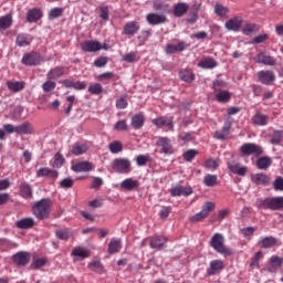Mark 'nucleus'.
<instances>
[{"instance_id":"obj_6","label":"nucleus","mask_w":283,"mask_h":283,"mask_svg":"<svg viewBox=\"0 0 283 283\" xmlns=\"http://www.w3.org/2000/svg\"><path fill=\"white\" fill-rule=\"evenodd\" d=\"M157 147H161L160 154H165L166 156H171L174 154V145L171 144V139L168 137H158L156 140Z\"/></svg>"},{"instance_id":"obj_3","label":"nucleus","mask_w":283,"mask_h":283,"mask_svg":"<svg viewBox=\"0 0 283 283\" xmlns=\"http://www.w3.org/2000/svg\"><path fill=\"white\" fill-rule=\"evenodd\" d=\"M210 245L217 253H220L221 255H231V249H229L227 245H224V235L220 233H216L211 240Z\"/></svg>"},{"instance_id":"obj_8","label":"nucleus","mask_w":283,"mask_h":283,"mask_svg":"<svg viewBox=\"0 0 283 283\" xmlns=\"http://www.w3.org/2000/svg\"><path fill=\"white\" fill-rule=\"evenodd\" d=\"M243 23L244 19L242 17H234L226 22L224 28L229 32H240Z\"/></svg>"},{"instance_id":"obj_51","label":"nucleus","mask_w":283,"mask_h":283,"mask_svg":"<svg viewBox=\"0 0 283 283\" xmlns=\"http://www.w3.org/2000/svg\"><path fill=\"white\" fill-rule=\"evenodd\" d=\"M214 14H217V17H227V14H229V8L222 4H216Z\"/></svg>"},{"instance_id":"obj_17","label":"nucleus","mask_w":283,"mask_h":283,"mask_svg":"<svg viewBox=\"0 0 283 283\" xmlns=\"http://www.w3.org/2000/svg\"><path fill=\"white\" fill-rule=\"evenodd\" d=\"M154 125L157 127H168V129L174 132V117H158L154 119Z\"/></svg>"},{"instance_id":"obj_56","label":"nucleus","mask_w":283,"mask_h":283,"mask_svg":"<svg viewBox=\"0 0 283 283\" xmlns=\"http://www.w3.org/2000/svg\"><path fill=\"white\" fill-rule=\"evenodd\" d=\"M197 154H198V150L189 149L186 153H184V160H186V163H191V160H193V158H196Z\"/></svg>"},{"instance_id":"obj_5","label":"nucleus","mask_w":283,"mask_h":283,"mask_svg":"<svg viewBox=\"0 0 283 283\" xmlns=\"http://www.w3.org/2000/svg\"><path fill=\"white\" fill-rule=\"evenodd\" d=\"M240 151L243 156H262L264 154L260 145L253 143L243 144L240 147Z\"/></svg>"},{"instance_id":"obj_64","label":"nucleus","mask_w":283,"mask_h":283,"mask_svg":"<svg viewBox=\"0 0 283 283\" xmlns=\"http://www.w3.org/2000/svg\"><path fill=\"white\" fill-rule=\"evenodd\" d=\"M108 59L105 56L98 57L97 60H95L94 65L95 67H105L108 63Z\"/></svg>"},{"instance_id":"obj_48","label":"nucleus","mask_w":283,"mask_h":283,"mask_svg":"<svg viewBox=\"0 0 283 283\" xmlns=\"http://www.w3.org/2000/svg\"><path fill=\"white\" fill-rule=\"evenodd\" d=\"M259 169H269L271 167V159L269 157H261L256 160Z\"/></svg>"},{"instance_id":"obj_41","label":"nucleus","mask_w":283,"mask_h":283,"mask_svg":"<svg viewBox=\"0 0 283 283\" xmlns=\"http://www.w3.org/2000/svg\"><path fill=\"white\" fill-rule=\"evenodd\" d=\"M108 150L111 154H120L123 151V143L119 140H114L108 144Z\"/></svg>"},{"instance_id":"obj_19","label":"nucleus","mask_w":283,"mask_h":283,"mask_svg":"<svg viewBox=\"0 0 283 283\" xmlns=\"http://www.w3.org/2000/svg\"><path fill=\"white\" fill-rule=\"evenodd\" d=\"M36 177L38 178L49 177V178H52L53 180H56V178H59V171L44 167V168L38 169Z\"/></svg>"},{"instance_id":"obj_38","label":"nucleus","mask_w":283,"mask_h":283,"mask_svg":"<svg viewBox=\"0 0 283 283\" xmlns=\"http://www.w3.org/2000/svg\"><path fill=\"white\" fill-rule=\"evenodd\" d=\"M17 129H18V134H24V135L32 134L34 132L32 124L28 123V122H25L21 125H18Z\"/></svg>"},{"instance_id":"obj_12","label":"nucleus","mask_w":283,"mask_h":283,"mask_svg":"<svg viewBox=\"0 0 283 283\" xmlns=\"http://www.w3.org/2000/svg\"><path fill=\"white\" fill-rule=\"evenodd\" d=\"M255 63H261L262 65H268L270 67H273V65H275L276 63V60L275 57L266 53H259L255 57Z\"/></svg>"},{"instance_id":"obj_16","label":"nucleus","mask_w":283,"mask_h":283,"mask_svg":"<svg viewBox=\"0 0 283 283\" xmlns=\"http://www.w3.org/2000/svg\"><path fill=\"white\" fill-rule=\"evenodd\" d=\"M146 20L150 25H160L163 23H167V17L158 13H149L146 17Z\"/></svg>"},{"instance_id":"obj_47","label":"nucleus","mask_w":283,"mask_h":283,"mask_svg":"<svg viewBox=\"0 0 283 283\" xmlns=\"http://www.w3.org/2000/svg\"><path fill=\"white\" fill-rule=\"evenodd\" d=\"M12 25V15H4L0 18V30H8Z\"/></svg>"},{"instance_id":"obj_46","label":"nucleus","mask_w":283,"mask_h":283,"mask_svg":"<svg viewBox=\"0 0 283 283\" xmlns=\"http://www.w3.org/2000/svg\"><path fill=\"white\" fill-rule=\"evenodd\" d=\"M63 67H55L53 70H51L49 73H48V78L50 81H54L56 78H60V76H63Z\"/></svg>"},{"instance_id":"obj_39","label":"nucleus","mask_w":283,"mask_h":283,"mask_svg":"<svg viewBox=\"0 0 283 283\" xmlns=\"http://www.w3.org/2000/svg\"><path fill=\"white\" fill-rule=\"evenodd\" d=\"M55 235L57 240H70V238L74 235V232L66 228L63 230H57L55 232Z\"/></svg>"},{"instance_id":"obj_35","label":"nucleus","mask_w":283,"mask_h":283,"mask_svg":"<svg viewBox=\"0 0 283 283\" xmlns=\"http://www.w3.org/2000/svg\"><path fill=\"white\" fill-rule=\"evenodd\" d=\"M143 125H145V116H143V114H136L132 117L133 129H140Z\"/></svg>"},{"instance_id":"obj_7","label":"nucleus","mask_w":283,"mask_h":283,"mask_svg":"<svg viewBox=\"0 0 283 283\" xmlns=\"http://www.w3.org/2000/svg\"><path fill=\"white\" fill-rule=\"evenodd\" d=\"M43 62V57L36 52L25 53L22 56L23 65H40Z\"/></svg>"},{"instance_id":"obj_15","label":"nucleus","mask_w":283,"mask_h":283,"mask_svg":"<svg viewBox=\"0 0 283 283\" xmlns=\"http://www.w3.org/2000/svg\"><path fill=\"white\" fill-rule=\"evenodd\" d=\"M30 253L28 252H18L13 255V262L18 266H25L27 264L30 263Z\"/></svg>"},{"instance_id":"obj_14","label":"nucleus","mask_w":283,"mask_h":283,"mask_svg":"<svg viewBox=\"0 0 283 283\" xmlns=\"http://www.w3.org/2000/svg\"><path fill=\"white\" fill-rule=\"evenodd\" d=\"M227 165L231 174H235L237 176H247L248 168L245 166L240 167V164L235 161H228Z\"/></svg>"},{"instance_id":"obj_59","label":"nucleus","mask_w":283,"mask_h":283,"mask_svg":"<svg viewBox=\"0 0 283 283\" xmlns=\"http://www.w3.org/2000/svg\"><path fill=\"white\" fill-rule=\"evenodd\" d=\"M63 163H65V159L61 154L57 153L54 157L53 167H55L56 169H60V167H63Z\"/></svg>"},{"instance_id":"obj_43","label":"nucleus","mask_w":283,"mask_h":283,"mask_svg":"<svg viewBox=\"0 0 283 283\" xmlns=\"http://www.w3.org/2000/svg\"><path fill=\"white\" fill-rule=\"evenodd\" d=\"M205 167H206V169H209V171H216V169H218L220 167V159H218V158L207 159L205 163Z\"/></svg>"},{"instance_id":"obj_62","label":"nucleus","mask_w":283,"mask_h":283,"mask_svg":"<svg viewBox=\"0 0 283 283\" xmlns=\"http://www.w3.org/2000/svg\"><path fill=\"white\" fill-rule=\"evenodd\" d=\"M273 187L275 191H283V177H276L273 181Z\"/></svg>"},{"instance_id":"obj_1","label":"nucleus","mask_w":283,"mask_h":283,"mask_svg":"<svg viewBox=\"0 0 283 283\" xmlns=\"http://www.w3.org/2000/svg\"><path fill=\"white\" fill-rule=\"evenodd\" d=\"M31 209L38 220H48L52 213V200L48 198L38 200L32 203Z\"/></svg>"},{"instance_id":"obj_30","label":"nucleus","mask_w":283,"mask_h":283,"mask_svg":"<svg viewBox=\"0 0 283 283\" xmlns=\"http://www.w3.org/2000/svg\"><path fill=\"white\" fill-rule=\"evenodd\" d=\"M120 249H123V243L120 242V239L113 238L108 244V253H118Z\"/></svg>"},{"instance_id":"obj_2","label":"nucleus","mask_w":283,"mask_h":283,"mask_svg":"<svg viewBox=\"0 0 283 283\" xmlns=\"http://www.w3.org/2000/svg\"><path fill=\"white\" fill-rule=\"evenodd\" d=\"M255 207H258V209H270L271 211H281V209H283V197L258 199Z\"/></svg>"},{"instance_id":"obj_11","label":"nucleus","mask_w":283,"mask_h":283,"mask_svg":"<svg viewBox=\"0 0 283 283\" xmlns=\"http://www.w3.org/2000/svg\"><path fill=\"white\" fill-rule=\"evenodd\" d=\"M169 193L174 197V198H178L180 196H191V193H193V189H191V187H185V186H175L169 190Z\"/></svg>"},{"instance_id":"obj_53","label":"nucleus","mask_w":283,"mask_h":283,"mask_svg":"<svg viewBox=\"0 0 283 283\" xmlns=\"http://www.w3.org/2000/svg\"><path fill=\"white\" fill-rule=\"evenodd\" d=\"M213 209H216V203L211 202V201H207L201 209V212L206 216V218L209 216V213H211V211H213Z\"/></svg>"},{"instance_id":"obj_21","label":"nucleus","mask_w":283,"mask_h":283,"mask_svg":"<svg viewBox=\"0 0 283 283\" xmlns=\"http://www.w3.org/2000/svg\"><path fill=\"white\" fill-rule=\"evenodd\" d=\"M32 41H33V38L31 34L20 33L17 36L15 43L19 48H28V45H30V43H32Z\"/></svg>"},{"instance_id":"obj_50","label":"nucleus","mask_w":283,"mask_h":283,"mask_svg":"<svg viewBox=\"0 0 283 283\" xmlns=\"http://www.w3.org/2000/svg\"><path fill=\"white\" fill-rule=\"evenodd\" d=\"M151 161V156L149 155H138L136 157V163L138 167H145L147 163Z\"/></svg>"},{"instance_id":"obj_60","label":"nucleus","mask_w":283,"mask_h":283,"mask_svg":"<svg viewBox=\"0 0 283 283\" xmlns=\"http://www.w3.org/2000/svg\"><path fill=\"white\" fill-rule=\"evenodd\" d=\"M45 264H48V259L41 258V259H36L35 261H33L31 266H32V269H41L42 266H45Z\"/></svg>"},{"instance_id":"obj_44","label":"nucleus","mask_w":283,"mask_h":283,"mask_svg":"<svg viewBox=\"0 0 283 283\" xmlns=\"http://www.w3.org/2000/svg\"><path fill=\"white\" fill-rule=\"evenodd\" d=\"M7 87L11 92H21V90H23V87H24V84H23V82L8 81L7 82Z\"/></svg>"},{"instance_id":"obj_23","label":"nucleus","mask_w":283,"mask_h":283,"mask_svg":"<svg viewBox=\"0 0 283 283\" xmlns=\"http://www.w3.org/2000/svg\"><path fill=\"white\" fill-rule=\"evenodd\" d=\"M139 182L134 178H126L120 182V188L126 189L127 191H134L138 189Z\"/></svg>"},{"instance_id":"obj_22","label":"nucleus","mask_w":283,"mask_h":283,"mask_svg":"<svg viewBox=\"0 0 283 283\" xmlns=\"http://www.w3.org/2000/svg\"><path fill=\"white\" fill-rule=\"evenodd\" d=\"M72 169L76 174H81L83 171H92V169H94V165H92L90 161H80L72 166Z\"/></svg>"},{"instance_id":"obj_9","label":"nucleus","mask_w":283,"mask_h":283,"mask_svg":"<svg viewBox=\"0 0 283 283\" xmlns=\"http://www.w3.org/2000/svg\"><path fill=\"white\" fill-rule=\"evenodd\" d=\"M258 78L263 85H273L275 82V73L273 71H260Z\"/></svg>"},{"instance_id":"obj_26","label":"nucleus","mask_w":283,"mask_h":283,"mask_svg":"<svg viewBox=\"0 0 283 283\" xmlns=\"http://www.w3.org/2000/svg\"><path fill=\"white\" fill-rule=\"evenodd\" d=\"M258 244L261 247V249H272V247L277 244V239H275V237H265L261 239Z\"/></svg>"},{"instance_id":"obj_42","label":"nucleus","mask_w":283,"mask_h":283,"mask_svg":"<svg viewBox=\"0 0 283 283\" xmlns=\"http://www.w3.org/2000/svg\"><path fill=\"white\" fill-rule=\"evenodd\" d=\"M216 98L219 103H229L231 101V93L229 91H219L216 94Z\"/></svg>"},{"instance_id":"obj_29","label":"nucleus","mask_w":283,"mask_h":283,"mask_svg":"<svg viewBox=\"0 0 283 283\" xmlns=\"http://www.w3.org/2000/svg\"><path fill=\"white\" fill-rule=\"evenodd\" d=\"M184 50H187V44L185 42H179L177 44H167L166 46L167 54H174V52H184Z\"/></svg>"},{"instance_id":"obj_49","label":"nucleus","mask_w":283,"mask_h":283,"mask_svg":"<svg viewBox=\"0 0 283 283\" xmlns=\"http://www.w3.org/2000/svg\"><path fill=\"white\" fill-rule=\"evenodd\" d=\"M90 94H93L95 96H98V94H103V85L99 83L91 84L88 86Z\"/></svg>"},{"instance_id":"obj_57","label":"nucleus","mask_w":283,"mask_h":283,"mask_svg":"<svg viewBox=\"0 0 283 283\" xmlns=\"http://www.w3.org/2000/svg\"><path fill=\"white\" fill-rule=\"evenodd\" d=\"M50 19H59V17H63V8H53L49 12Z\"/></svg>"},{"instance_id":"obj_54","label":"nucleus","mask_w":283,"mask_h":283,"mask_svg":"<svg viewBox=\"0 0 283 283\" xmlns=\"http://www.w3.org/2000/svg\"><path fill=\"white\" fill-rule=\"evenodd\" d=\"M140 57L138 56V52H130L124 55L123 61L126 63H136Z\"/></svg>"},{"instance_id":"obj_13","label":"nucleus","mask_w":283,"mask_h":283,"mask_svg":"<svg viewBox=\"0 0 283 283\" xmlns=\"http://www.w3.org/2000/svg\"><path fill=\"white\" fill-rule=\"evenodd\" d=\"M222 269H224V262L222 260H212L210 266L207 269V273L208 275H218Z\"/></svg>"},{"instance_id":"obj_36","label":"nucleus","mask_w":283,"mask_h":283,"mask_svg":"<svg viewBox=\"0 0 283 283\" xmlns=\"http://www.w3.org/2000/svg\"><path fill=\"white\" fill-rule=\"evenodd\" d=\"M87 149H90L87 144H75L72 149V154L74 156H83V154L87 153Z\"/></svg>"},{"instance_id":"obj_37","label":"nucleus","mask_w":283,"mask_h":283,"mask_svg":"<svg viewBox=\"0 0 283 283\" xmlns=\"http://www.w3.org/2000/svg\"><path fill=\"white\" fill-rule=\"evenodd\" d=\"M179 78L185 81V83H193L196 75H193V73L189 70H182L179 72Z\"/></svg>"},{"instance_id":"obj_61","label":"nucleus","mask_w":283,"mask_h":283,"mask_svg":"<svg viewBox=\"0 0 283 283\" xmlns=\"http://www.w3.org/2000/svg\"><path fill=\"white\" fill-rule=\"evenodd\" d=\"M270 264H271L272 269H280L282 266V258L272 256L270 259Z\"/></svg>"},{"instance_id":"obj_63","label":"nucleus","mask_w":283,"mask_h":283,"mask_svg":"<svg viewBox=\"0 0 283 283\" xmlns=\"http://www.w3.org/2000/svg\"><path fill=\"white\" fill-rule=\"evenodd\" d=\"M127 99L125 97H119L116 99L117 109H127Z\"/></svg>"},{"instance_id":"obj_27","label":"nucleus","mask_w":283,"mask_h":283,"mask_svg":"<svg viewBox=\"0 0 283 283\" xmlns=\"http://www.w3.org/2000/svg\"><path fill=\"white\" fill-rule=\"evenodd\" d=\"M251 180L254 182V185H269V182H271V179L266 176V174L262 172L252 175Z\"/></svg>"},{"instance_id":"obj_10","label":"nucleus","mask_w":283,"mask_h":283,"mask_svg":"<svg viewBox=\"0 0 283 283\" xmlns=\"http://www.w3.org/2000/svg\"><path fill=\"white\" fill-rule=\"evenodd\" d=\"M83 52H101L103 50V44L98 41L86 40L81 45Z\"/></svg>"},{"instance_id":"obj_28","label":"nucleus","mask_w":283,"mask_h":283,"mask_svg":"<svg viewBox=\"0 0 283 283\" xmlns=\"http://www.w3.org/2000/svg\"><path fill=\"white\" fill-rule=\"evenodd\" d=\"M252 123L254 125H258L259 127H265V125H269V117H268V115H264V114H261V113H256L252 117Z\"/></svg>"},{"instance_id":"obj_31","label":"nucleus","mask_w":283,"mask_h":283,"mask_svg":"<svg viewBox=\"0 0 283 283\" xmlns=\"http://www.w3.org/2000/svg\"><path fill=\"white\" fill-rule=\"evenodd\" d=\"M198 65L202 70H213V67H218V62L211 57H206L201 60Z\"/></svg>"},{"instance_id":"obj_45","label":"nucleus","mask_w":283,"mask_h":283,"mask_svg":"<svg viewBox=\"0 0 283 283\" xmlns=\"http://www.w3.org/2000/svg\"><path fill=\"white\" fill-rule=\"evenodd\" d=\"M203 185H206V187H216V185H218V176L217 175H207L203 178Z\"/></svg>"},{"instance_id":"obj_32","label":"nucleus","mask_w":283,"mask_h":283,"mask_svg":"<svg viewBox=\"0 0 283 283\" xmlns=\"http://www.w3.org/2000/svg\"><path fill=\"white\" fill-rule=\"evenodd\" d=\"M139 30H140V25L138 24V22H128L124 27V32L128 36L136 34V32H138Z\"/></svg>"},{"instance_id":"obj_24","label":"nucleus","mask_w":283,"mask_h":283,"mask_svg":"<svg viewBox=\"0 0 283 283\" xmlns=\"http://www.w3.org/2000/svg\"><path fill=\"white\" fill-rule=\"evenodd\" d=\"M34 224H36V222L32 217L23 218L15 222V227H18V229H32Z\"/></svg>"},{"instance_id":"obj_25","label":"nucleus","mask_w":283,"mask_h":283,"mask_svg":"<svg viewBox=\"0 0 283 283\" xmlns=\"http://www.w3.org/2000/svg\"><path fill=\"white\" fill-rule=\"evenodd\" d=\"M43 17V12L40 9H31L27 13V21L29 23H36Z\"/></svg>"},{"instance_id":"obj_40","label":"nucleus","mask_w":283,"mask_h":283,"mask_svg":"<svg viewBox=\"0 0 283 283\" xmlns=\"http://www.w3.org/2000/svg\"><path fill=\"white\" fill-rule=\"evenodd\" d=\"M72 255H74V258H77V260H85V258H90V253L83 248L73 249Z\"/></svg>"},{"instance_id":"obj_20","label":"nucleus","mask_w":283,"mask_h":283,"mask_svg":"<svg viewBox=\"0 0 283 283\" xmlns=\"http://www.w3.org/2000/svg\"><path fill=\"white\" fill-rule=\"evenodd\" d=\"M165 247H167V238L157 235L150 239V249L160 251V249H165Z\"/></svg>"},{"instance_id":"obj_33","label":"nucleus","mask_w":283,"mask_h":283,"mask_svg":"<svg viewBox=\"0 0 283 283\" xmlns=\"http://www.w3.org/2000/svg\"><path fill=\"white\" fill-rule=\"evenodd\" d=\"M188 10L189 4L185 2H179L175 6L174 14L175 17H184L185 14H187Z\"/></svg>"},{"instance_id":"obj_18","label":"nucleus","mask_w":283,"mask_h":283,"mask_svg":"<svg viewBox=\"0 0 283 283\" xmlns=\"http://www.w3.org/2000/svg\"><path fill=\"white\" fill-rule=\"evenodd\" d=\"M231 125L230 120H226L221 130L214 133V138L218 140H227V136H229V132H231Z\"/></svg>"},{"instance_id":"obj_58","label":"nucleus","mask_w":283,"mask_h":283,"mask_svg":"<svg viewBox=\"0 0 283 283\" xmlns=\"http://www.w3.org/2000/svg\"><path fill=\"white\" fill-rule=\"evenodd\" d=\"M115 132H127V120L120 119L114 125Z\"/></svg>"},{"instance_id":"obj_55","label":"nucleus","mask_w":283,"mask_h":283,"mask_svg":"<svg viewBox=\"0 0 283 283\" xmlns=\"http://www.w3.org/2000/svg\"><path fill=\"white\" fill-rule=\"evenodd\" d=\"M283 138V132L282 130H275L272 135L271 143L272 145H280L282 143Z\"/></svg>"},{"instance_id":"obj_34","label":"nucleus","mask_w":283,"mask_h":283,"mask_svg":"<svg viewBox=\"0 0 283 283\" xmlns=\"http://www.w3.org/2000/svg\"><path fill=\"white\" fill-rule=\"evenodd\" d=\"M20 196L22 198H25L27 200H30V198H32V186H30L27 182L21 184V186H20Z\"/></svg>"},{"instance_id":"obj_4","label":"nucleus","mask_w":283,"mask_h":283,"mask_svg":"<svg viewBox=\"0 0 283 283\" xmlns=\"http://www.w3.org/2000/svg\"><path fill=\"white\" fill-rule=\"evenodd\" d=\"M112 169H114L116 174H130L132 160H129L128 158H116L112 163Z\"/></svg>"},{"instance_id":"obj_52","label":"nucleus","mask_w":283,"mask_h":283,"mask_svg":"<svg viewBox=\"0 0 283 283\" xmlns=\"http://www.w3.org/2000/svg\"><path fill=\"white\" fill-rule=\"evenodd\" d=\"M258 32V25L255 24H247L242 29V33L245 34V36H251V34H255Z\"/></svg>"}]
</instances>
